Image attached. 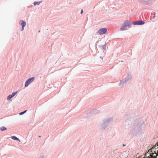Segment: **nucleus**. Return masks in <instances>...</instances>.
<instances>
[{"instance_id":"1","label":"nucleus","mask_w":158,"mask_h":158,"mask_svg":"<svg viewBox=\"0 0 158 158\" xmlns=\"http://www.w3.org/2000/svg\"><path fill=\"white\" fill-rule=\"evenodd\" d=\"M35 79L34 77L30 78L27 79L25 82V86L27 87Z\"/></svg>"},{"instance_id":"2","label":"nucleus","mask_w":158,"mask_h":158,"mask_svg":"<svg viewBox=\"0 0 158 158\" xmlns=\"http://www.w3.org/2000/svg\"><path fill=\"white\" fill-rule=\"evenodd\" d=\"M107 31V29L106 28H102L98 30V33L100 35H102L106 33Z\"/></svg>"},{"instance_id":"3","label":"nucleus","mask_w":158,"mask_h":158,"mask_svg":"<svg viewBox=\"0 0 158 158\" xmlns=\"http://www.w3.org/2000/svg\"><path fill=\"white\" fill-rule=\"evenodd\" d=\"M124 23L126 25L127 27H130L131 25V23L130 20H127L124 22Z\"/></svg>"},{"instance_id":"4","label":"nucleus","mask_w":158,"mask_h":158,"mask_svg":"<svg viewBox=\"0 0 158 158\" xmlns=\"http://www.w3.org/2000/svg\"><path fill=\"white\" fill-rule=\"evenodd\" d=\"M17 92H15L13 93L11 95H10L7 98V100H9L12 97H13L16 94Z\"/></svg>"},{"instance_id":"5","label":"nucleus","mask_w":158,"mask_h":158,"mask_svg":"<svg viewBox=\"0 0 158 158\" xmlns=\"http://www.w3.org/2000/svg\"><path fill=\"white\" fill-rule=\"evenodd\" d=\"M127 27L126 25L124 24L123 23V24L122 25V27L120 28V29L121 31L126 30L127 29Z\"/></svg>"},{"instance_id":"6","label":"nucleus","mask_w":158,"mask_h":158,"mask_svg":"<svg viewBox=\"0 0 158 158\" xmlns=\"http://www.w3.org/2000/svg\"><path fill=\"white\" fill-rule=\"evenodd\" d=\"M144 23V22L142 21H138L136 22L134 24L135 25H142Z\"/></svg>"},{"instance_id":"7","label":"nucleus","mask_w":158,"mask_h":158,"mask_svg":"<svg viewBox=\"0 0 158 158\" xmlns=\"http://www.w3.org/2000/svg\"><path fill=\"white\" fill-rule=\"evenodd\" d=\"M150 151H149L146 154L145 156L146 157L145 158H152V157H151L150 156V152L149 153Z\"/></svg>"},{"instance_id":"8","label":"nucleus","mask_w":158,"mask_h":158,"mask_svg":"<svg viewBox=\"0 0 158 158\" xmlns=\"http://www.w3.org/2000/svg\"><path fill=\"white\" fill-rule=\"evenodd\" d=\"M21 25L22 27H24L26 26V22L24 21H22Z\"/></svg>"},{"instance_id":"9","label":"nucleus","mask_w":158,"mask_h":158,"mask_svg":"<svg viewBox=\"0 0 158 158\" xmlns=\"http://www.w3.org/2000/svg\"><path fill=\"white\" fill-rule=\"evenodd\" d=\"M11 138L14 139V140H18L19 141H20V140H19V139L17 138V137L15 136H11Z\"/></svg>"},{"instance_id":"10","label":"nucleus","mask_w":158,"mask_h":158,"mask_svg":"<svg viewBox=\"0 0 158 158\" xmlns=\"http://www.w3.org/2000/svg\"><path fill=\"white\" fill-rule=\"evenodd\" d=\"M0 129L1 131H3L6 130V128L4 127H2L0 128Z\"/></svg>"},{"instance_id":"11","label":"nucleus","mask_w":158,"mask_h":158,"mask_svg":"<svg viewBox=\"0 0 158 158\" xmlns=\"http://www.w3.org/2000/svg\"><path fill=\"white\" fill-rule=\"evenodd\" d=\"M40 4V2H34V4L35 5H39V4Z\"/></svg>"},{"instance_id":"12","label":"nucleus","mask_w":158,"mask_h":158,"mask_svg":"<svg viewBox=\"0 0 158 158\" xmlns=\"http://www.w3.org/2000/svg\"><path fill=\"white\" fill-rule=\"evenodd\" d=\"M27 111V110H25L23 112H21L20 113H19V114L20 115H22V114H24V113H25Z\"/></svg>"},{"instance_id":"13","label":"nucleus","mask_w":158,"mask_h":158,"mask_svg":"<svg viewBox=\"0 0 158 158\" xmlns=\"http://www.w3.org/2000/svg\"><path fill=\"white\" fill-rule=\"evenodd\" d=\"M83 10H81V14H82L83 12Z\"/></svg>"},{"instance_id":"14","label":"nucleus","mask_w":158,"mask_h":158,"mask_svg":"<svg viewBox=\"0 0 158 158\" xmlns=\"http://www.w3.org/2000/svg\"><path fill=\"white\" fill-rule=\"evenodd\" d=\"M24 27H22V31H23V30H24Z\"/></svg>"},{"instance_id":"15","label":"nucleus","mask_w":158,"mask_h":158,"mask_svg":"<svg viewBox=\"0 0 158 158\" xmlns=\"http://www.w3.org/2000/svg\"><path fill=\"white\" fill-rule=\"evenodd\" d=\"M123 146H125L126 145L124 144H123Z\"/></svg>"}]
</instances>
